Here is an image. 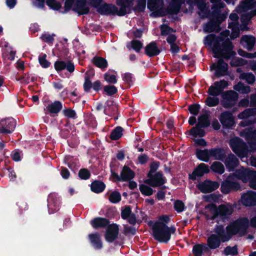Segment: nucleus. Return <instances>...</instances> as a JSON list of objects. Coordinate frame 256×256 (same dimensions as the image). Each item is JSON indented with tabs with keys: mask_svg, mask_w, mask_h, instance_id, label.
Here are the masks:
<instances>
[{
	"mask_svg": "<svg viewBox=\"0 0 256 256\" xmlns=\"http://www.w3.org/2000/svg\"><path fill=\"white\" fill-rule=\"evenodd\" d=\"M200 106L197 104H194L189 106V111L194 115H197L199 112Z\"/></svg>",
	"mask_w": 256,
	"mask_h": 256,
	"instance_id": "obj_58",
	"label": "nucleus"
},
{
	"mask_svg": "<svg viewBox=\"0 0 256 256\" xmlns=\"http://www.w3.org/2000/svg\"><path fill=\"white\" fill-rule=\"evenodd\" d=\"M211 68L216 70L215 75L217 77L228 74V65L222 59H220L216 63H214Z\"/></svg>",
	"mask_w": 256,
	"mask_h": 256,
	"instance_id": "obj_11",
	"label": "nucleus"
},
{
	"mask_svg": "<svg viewBox=\"0 0 256 256\" xmlns=\"http://www.w3.org/2000/svg\"><path fill=\"white\" fill-rule=\"evenodd\" d=\"M208 251V247L204 244H198L193 247L192 251L194 256H202V251Z\"/></svg>",
	"mask_w": 256,
	"mask_h": 256,
	"instance_id": "obj_33",
	"label": "nucleus"
},
{
	"mask_svg": "<svg viewBox=\"0 0 256 256\" xmlns=\"http://www.w3.org/2000/svg\"><path fill=\"white\" fill-rule=\"evenodd\" d=\"M229 34L230 32L225 30L222 32L216 38L214 34H210L206 38V44L212 45L214 42L212 51L215 57H222L228 60L235 54L232 50L233 46L228 38Z\"/></svg>",
	"mask_w": 256,
	"mask_h": 256,
	"instance_id": "obj_1",
	"label": "nucleus"
},
{
	"mask_svg": "<svg viewBox=\"0 0 256 256\" xmlns=\"http://www.w3.org/2000/svg\"><path fill=\"white\" fill-rule=\"evenodd\" d=\"M140 190L143 194L146 196H150L153 193V190L152 188L143 184L140 185Z\"/></svg>",
	"mask_w": 256,
	"mask_h": 256,
	"instance_id": "obj_44",
	"label": "nucleus"
},
{
	"mask_svg": "<svg viewBox=\"0 0 256 256\" xmlns=\"http://www.w3.org/2000/svg\"><path fill=\"white\" fill-rule=\"evenodd\" d=\"M250 221L246 218H240L228 225V229L234 235L238 234L240 236H244L247 232Z\"/></svg>",
	"mask_w": 256,
	"mask_h": 256,
	"instance_id": "obj_3",
	"label": "nucleus"
},
{
	"mask_svg": "<svg viewBox=\"0 0 256 256\" xmlns=\"http://www.w3.org/2000/svg\"><path fill=\"white\" fill-rule=\"evenodd\" d=\"M200 126L196 124V126L192 128L190 130V134L193 136L194 137L199 136L200 137H202L205 134L204 131L202 128Z\"/></svg>",
	"mask_w": 256,
	"mask_h": 256,
	"instance_id": "obj_34",
	"label": "nucleus"
},
{
	"mask_svg": "<svg viewBox=\"0 0 256 256\" xmlns=\"http://www.w3.org/2000/svg\"><path fill=\"white\" fill-rule=\"evenodd\" d=\"M240 136L246 138L252 150H256V130L253 128H246L240 132Z\"/></svg>",
	"mask_w": 256,
	"mask_h": 256,
	"instance_id": "obj_8",
	"label": "nucleus"
},
{
	"mask_svg": "<svg viewBox=\"0 0 256 256\" xmlns=\"http://www.w3.org/2000/svg\"><path fill=\"white\" fill-rule=\"evenodd\" d=\"M250 186L256 190V172L253 171L252 176L248 180Z\"/></svg>",
	"mask_w": 256,
	"mask_h": 256,
	"instance_id": "obj_48",
	"label": "nucleus"
},
{
	"mask_svg": "<svg viewBox=\"0 0 256 256\" xmlns=\"http://www.w3.org/2000/svg\"><path fill=\"white\" fill-rule=\"evenodd\" d=\"M134 0H116V4L121 8L119 10L118 15L124 16L127 12V8L133 6Z\"/></svg>",
	"mask_w": 256,
	"mask_h": 256,
	"instance_id": "obj_25",
	"label": "nucleus"
},
{
	"mask_svg": "<svg viewBox=\"0 0 256 256\" xmlns=\"http://www.w3.org/2000/svg\"><path fill=\"white\" fill-rule=\"evenodd\" d=\"M241 202L246 206H252L256 204V192L249 191L244 194L241 197Z\"/></svg>",
	"mask_w": 256,
	"mask_h": 256,
	"instance_id": "obj_16",
	"label": "nucleus"
},
{
	"mask_svg": "<svg viewBox=\"0 0 256 256\" xmlns=\"http://www.w3.org/2000/svg\"><path fill=\"white\" fill-rule=\"evenodd\" d=\"M93 63L97 67L100 68H104L107 66L108 64L106 60L102 57H94L93 58Z\"/></svg>",
	"mask_w": 256,
	"mask_h": 256,
	"instance_id": "obj_39",
	"label": "nucleus"
},
{
	"mask_svg": "<svg viewBox=\"0 0 256 256\" xmlns=\"http://www.w3.org/2000/svg\"><path fill=\"white\" fill-rule=\"evenodd\" d=\"M104 79L108 82L115 84L116 82V76L115 75H110L107 74L104 75Z\"/></svg>",
	"mask_w": 256,
	"mask_h": 256,
	"instance_id": "obj_63",
	"label": "nucleus"
},
{
	"mask_svg": "<svg viewBox=\"0 0 256 256\" xmlns=\"http://www.w3.org/2000/svg\"><path fill=\"white\" fill-rule=\"evenodd\" d=\"M134 176V172L128 166H124L120 174L121 179L123 180H129Z\"/></svg>",
	"mask_w": 256,
	"mask_h": 256,
	"instance_id": "obj_29",
	"label": "nucleus"
},
{
	"mask_svg": "<svg viewBox=\"0 0 256 256\" xmlns=\"http://www.w3.org/2000/svg\"><path fill=\"white\" fill-rule=\"evenodd\" d=\"M170 220L167 216H162L159 218L158 221L152 226V232L154 238L161 242H166L170 238L171 234L175 232L174 228L166 226Z\"/></svg>",
	"mask_w": 256,
	"mask_h": 256,
	"instance_id": "obj_2",
	"label": "nucleus"
},
{
	"mask_svg": "<svg viewBox=\"0 0 256 256\" xmlns=\"http://www.w3.org/2000/svg\"><path fill=\"white\" fill-rule=\"evenodd\" d=\"M124 130L120 126L116 127L110 134V138L112 140H117L122 137Z\"/></svg>",
	"mask_w": 256,
	"mask_h": 256,
	"instance_id": "obj_42",
	"label": "nucleus"
},
{
	"mask_svg": "<svg viewBox=\"0 0 256 256\" xmlns=\"http://www.w3.org/2000/svg\"><path fill=\"white\" fill-rule=\"evenodd\" d=\"M174 208L177 212H181L184 210V204L182 201L176 200L174 203Z\"/></svg>",
	"mask_w": 256,
	"mask_h": 256,
	"instance_id": "obj_52",
	"label": "nucleus"
},
{
	"mask_svg": "<svg viewBox=\"0 0 256 256\" xmlns=\"http://www.w3.org/2000/svg\"><path fill=\"white\" fill-rule=\"evenodd\" d=\"M190 4L197 6L199 10L198 14L200 16L204 18L206 16L208 10L204 0H194L192 1Z\"/></svg>",
	"mask_w": 256,
	"mask_h": 256,
	"instance_id": "obj_24",
	"label": "nucleus"
},
{
	"mask_svg": "<svg viewBox=\"0 0 256 256\" xmlns=\"http://www.w3.org/2000/svg\"><path fill=\"white\" fill-rule=\"evenodd\" d=\"M225 158L224 164L226 168L230 170H232L234 168L238 166L239 161L234 154H230Z\"/></svg>",
	"mask_w": 256,
	"mask_h": 256,
	"instance_id": "obj_23",
	"label": "nucleus"
},
{
	"mask_svg": "<svg viewBox=\"0 0 256 256\" xmlns=\"http://www.w3.org/2000/svg\"><path fill=\"white\" fill-rule=\"evenodd\" d=\"M62 108V105L60 102L56 101L48 106V110L50 113L56 114Z\"/></svg>",
	"mask_w": 256,
	"mask_h": 256,
	"instance_id": "obj_40",
	"label": "nucleus"
},
{
	"mask_svg": "<svg viewBox=\"0 0 256 256\" xmlns=\"http://www.w3.org/2000/svg\"><path fill=\"white\" fill-rule=\"evenodd\" d=\"M220 240L216 234H211L207 239V245L211 249H216L220 244Z\"/></svg>",
	"mask_w": 256,
	"mask_h": 256,
	"instance_id": "obj_26",
	"label": "nucleus"
},
{
	"mask_svg": "<svg viewBox=\"0 0 256 256\" xmlns=\"http://www.w3.org/2000/svg\"><path fill=\"white\" fill-rule=\"evenodd\" d=\"M91 242L96 245V246L100 248L102 246V244L100 240V236L98 234H92L90 236Z\"/></svg>",
	"mask_w": 256,
	"mask_h": 256,
	"instance_id": "obj_46",
	"label": "nucleus"
},
{
	"mask_svg": "<svg viewBox=\"0 0 256 256\" xmlns=\"http://www.w3.org/2000/svg\"><path fill=\"white\" fill-rule=\"evenodd\" d=\"M234 212V207L230 204H222L218 207V216L224 220L229 218Z\"/></svg>",
	"mask_w": 256,
	"mask_h": 256,
	"instance_id": "obj_9",
	"label": "nucleus"
},
{
	"mask_svg": "<svg viewBox=\"0 0 256 256\" xmlns=\"http://www.w3.org/2000/svg\"><path fill=\"white\" fill-rule=\"evenodd\" d=\"M48 6L55 10H58L60 8V4L55 0H46Z\"/></svg>",
	"mask_w": 256,
	"mask_h": 256,
	"instance_id": "obj_53",
	"label": "nucleus"
},
{
	"mask_svg": "<svg viewBox=\"0 0 256 256\" xmlns=\"http://www.w3.org/2000/svg\"><path fill=\"white\" fill-rule=\"evenodd\" d=\"M104 91L108 95H112L117 92L116 88L114 86H106L104 88Z\"/></svg>",
	"mask_w": 256,
	"mask_h": 256,
	"instance_id": "obj_49",
	"label": "nucleus"
},
{
	"mask_svg": "<svg viewBox=\"0 0 256 256\" xmlns=\"http://www.w3.org/2000/svg\"><path fill=\"white\" fill-rule=\"evenodd\" d=\"M118 234V227L116 224L109 225L106 229L105 237L106 240L112 242L117 238Z\"/></svg>",
	"mask_w": 256,
	"mask_h": 256,
	"instance_id": "obj_17",
	"label": "nucleus"
},
{
	"mask_svg": "<svg viewBox=\"0 0 256 256\" xmlns=\"http://www.w3.org/2000/svg\"><path fill=\"white\" fill-rule=\"evenodd\" d=\"M98 12L102 14H118L119 10L113 4H104L98 8Z\"/></svg>",
	"mask_w": 256,
	"mask_h": 256,
	"instance_id": "obj_20",
	"label": "nucleus"
},
{
	"mask_svg": "<svg viewBox=\"0 0 256 256\" xmlns=\"http://www.w3.org/2000/svg\"><path fill=\"white\" fill-rule=\"evenodd\" d=\"M74 0H66L64 4V12H66L72 8L73 10L76 12L80 14H87L89 12V8L86 5V0H76L74 4Z\"/></svg>",
	"mask_w": 256,
	"mask_h": 256,
	"instance_id": "obj_5",
	"label": "nucleus"
},
{
	"mask_svg": "<svg viewBox=\"0 0 256 256\" xmlns=\"http://www.w3.org/2000/svg\"><path fill=\"white\" fill-rule=\"evenodd\" d=\"M196 154L197 157L204 161L208 162L210 158V150L206 149L204 150H196Z\"/></svg>",
	"mask_w": 256,
	"mask_h": 256,
	"instance_id": "obj_31",
	"label": "nucleus"
},
{
	"mask_svg": "<svg viewBox=\"0 0 256 256\" xmlns=\"http://www.w3.org/2000/svg\"><path fill=\"white\" fill-rule=\"evenodd\" d=\"M204 198L206 202H215L218 199V197L214 194L205 196Z\"/></svg>",
	"mask_w": 256,
	"mask_h": 256,
	"instance_id": "obj_57",
	"label": "nucleus"
},
{
	"mask_svg": "<svg viewBox=\"0 0 256 256\" xmlns=\"http://www.w3.org/2000/svg\"><path fill=\"white\" fill-rule=\"evenodd\" d=\"M229 144L233 152L239 157L244 158L248 154L247 146L240 138L236 137L230 139Z\"/></svg>",
	"mask_w": 256,
	"mask_h": 256,
	"instance_id": "obj_4",
	"label": "nucleus"
},
{
	"mask_svg": "<svg viewBox=\"0 0 256 256\" xmlns=\"http://www.w3.org/2000/svg\"><path fill=\"white\" fill-rule=\"evenodd\" d=\"M228 84L226 81L224 80L216 82H214V85L222 92L224 88Z\"/></svg>",
	"mask_w": 256,
	"mask_h": 256,
	"instance_id": "obj_59",
	"label": "nucleus"
},
{
	"mask_svg": "<svg viewBox=\"0 0 256 256\" xmlns=\"http://www.w3.org/2000/svg\"><path fill=\"white\" fill-rule=\"evenodd\" d=\"M220 186L218 182L206 180L198 185V188L203 193L211 192Z\"/></svg>",
	"mask_w": 256,
	"mask_h": 256,
	"instance_id": "obj_10",
	"label": "nucleus"
},
{
	"mask_svg": "<svg viewBox=\"0 0 256 256\" xmlns=\"http://www.w3.org/2000/svg\"><path fill=\"white\" fill-rule=\"evenodd\" d=\"M210 157H214V159L222 160L226 156V150L222 148H212L210 150Z\"/></svg>",
	"mask_w": 256,
	"mask_h": 256,
	"instance_id": "obj_27",
	"label": "nucleus"
},
{
	"mask_svg": "<svg viewBox=\"0 0 256 256\" xmlns=\"http://www.w3.org/2000/svg\"><path fill=\"white\" fill-rule=\"evenodd\" d=\"M210 168L212 171L220 174H222L224 172V165L219 162H214L210 166Z\"/></svg>",
	"mask_w": 256,
	"mask_h": 256,
	"instance_id": "obj_41",
	"label": "nucleus"
},
{
	"mask_svg": "<svg viewBox=\"0 0 256 256\" xmlns=\"http://www.w3.org/2000/svg\"><path fill=\"white\" fill-rule=\"evenodd\" d=\"M232 28V32L231 34V38L234 39L239 36V28L238 26H230Z\"/></svg>",
	"mask_w": 256,
	"mask_h": 256,
	"instance_id": "obj_60",
	"label": "nucleus"
},
{
	"mask_svg": "<svg viewBox=\"0 0 256 256\" xmlns=\"http://www.w3.org/2000/svg\"><path fill=\"white\" fill-rule=\"evenodd\" d=\"M221 0H210L213 4L212 8L218 10L224 7V4L220 2Z\"/></svg>",
	"mask_w": 256,
	"mask_h": 256,
	"instance_id": "obj_62",
	"label": "nucleus"
},
{
	"mask_svg": "<svg viewBox=\"0 0 256 256\" xmlns=\"http://www.w3.org/2000/svg\"><path fill=\"white\" fill-rule=\"evenodd\" d=\"M210 172L208 166L204 164H200L194 170L189 178L192 180H196V176H202L204 173H208Z\"/></svg>",
	"mask_w": 256,
	"mask_h": 256,
	"instance_id": "obj_21",
	"label": "nucleus"
},
{
	"mask_svg": "<svg viewBox=\"0 0 256 256\" xmlns=\"http://www.w3.org/2000/svg\"><path fill=\"white\" fill-rule=\"evenodd\" d=\"M234 88L242 94H248L250 92V86H246L241 82H239L237 84L235 85L234 86Z\"/></svg>",
	"mask_w": 256,
	"mask_h": 256,
	"instance_id": "obj_37",
	"label": "nucleus"
},
{
	"mask_svg": "<svg viewBox=\"0 0 256 256\" xmlns=\"http://www.w3.org/2000/svg\"><path fill=\"white\" fill-rule=\"evenodd\" d=\"M222 104L225 108H228L234 106L238 98V94L234 90L226 92L222 96Z\"/></svg>",
	"mask_w": 256,
	"mask_h": 256,
	"instance_id": "obj_7",
	"label": "nucleus"
},
{
	"mask_svg": "<svg viewBox=\"0 0 256 256\" xmlns=\"http://www.w3.org/2000/svg\"><path fill=\"white\" fill-rule=\"evenodd\" d=\"M132 46L136 50L139 52L142 47V44L138 40H133L132 42Z\"/></svg>",
	"mask_w": 256,
	"mask_h": 256,
	"instance_id": "obj_64",
	"label": "nucleus"
},
{
	"mask_svg": "<svg viewBox=\"0 0 256 256\" xmlns=\"http://www.w3.org/2000/svg\"><path fill=\"white\" fill-rule=\"evenodd\" d=\"M214 232L222 242L228 241L234 236L232 232L229 230L228 226L226 228V231L223 226H218L214 229Z\"/></svg>",
	"mask_w": 256,
	"mask_h": 256,
	"instance_id": "obj_12",
	"label": "nucleus"
},
{
	"mask_svg": "<svg viewBox=\"0 0 256 256\" xmlns=\"http://www.w3.org/2000/svg\"><path fill=\"white\" fill-rule=\"evenodd\" d=\"M144 182L152 187H157L162 185L165 182V180L162 178V174L158 172L154 175L152 174L151 178L145 180Z\"/></svg>",
	"mask_w": 256,
	"mask_h": 256,
	"instance_id": "obj_14",
	"label": "nucleus"
},
{
	"mask_svg": "<svg viewBox=\"0 0 256 256\" xmlns=\"http://www.w3.org/2000/svg\"><path fill=\"white\" fill-rule=\"evenodd\" d=\"M146 54L150 56L158 54L160 50L158 48L155 42H152L146 48Z\"/></svg>",
	"mask_w": 256,
	"mask_h": 256,
	"instance_id": "obj_30",
	"label": "nucleus"
},
{
	"mask_svg": "<svg viewBox=\"0 0 256 256\" xmlns=\"http://www.w3.org/2000/svg\"><path fill=\"white\" fill-rule=\"evenodd\" d=\"M256 16V10L251 11L250 12L244 14L242 16V19L244 22L249 21L252 18Z\"/></svg>",
	"mask_w": 256,
	"mask_h": 256,
	"instance_id": "obj_47",
	"label": "nucleus"
},
{
	"mask_svg": "<svg viewBox=\"0 0 256 256\" xmlns=\"http://www.w3.org/2000/svg\"><path fill=\"white\" fill-rule=\"evenodd\" d=\"M109 198L112 202L115 203L120 200L121 196L118 192H114L110 194Z\"/></svg>",
	"mask_w": 256,
	"mask_h": 256,
	"instance_id": "obj_50",
	"label": "nucleus"
},
{
	"mask_svg": "<svg viewBox=\"0 0 256 256\" xmlns=\"http://www.w3.org/2000/svg\"><path fill=\"white\" fill-rule=\"evenodd\" d=\"M109 223L108 220L104 218H96L92 221L93 226L96 228L104 227Z\"/></svg>",
	"mask_w": 256,
	"mask_h": 256,
	"instance_id": "obj_38",
	"label": "nucleus"
},
{
	"mask_svg": "<svg viewBox=\"0 0 256 256\" xmlns=\"http://www.w3.org/2000/svg\"><path fill=\"white\" fill-rule=\"evenodd\" d=\"M240 79L244 80L249 84H252L255 82V76L252 73L243 72L240 75Z\"/></svg>",
	"mask_w": 256,
	"mask_h": 256,
	"instance_id": "obj_43",
	"label": "nucleus"
},
{
	"mask_svg": "<svg viewBox=\"0 0 256 256\" xmlns=\"http://www.w3.org/2000/svg\"><path fill=\"white\" fill-rule=\"evenodd\" d=\"M241 41L246 42L248 50H250L254 44L255 38L253 36H245L242 38Z\"/></svg>",
	"mask_w": 256,
	"mask_h": 256,
	"instance_id": "obj_36",
	"label": "nucleus"
},
{
	"mask_svg": "<svg viewBox=\"0 0 256 256\" xmlns=\"http://www.w3.org/2000/svg\"><path fill=\"white\" fill-rule=\"evenodd\" d=\"M230 19L232 21V22L230 23V26H238V16L237 14H232L230 16Z\"/></svg>",
	"mask_w": 256,
	"mask_h": 256,
	"instance_id": "obj_61",
	"label": "nucleus"
},
{
	"mask_svg": "<svg viewBox=\"0 0 256 256\" xmlns=\"http://www.w3.org/2000/svg\"><path fill=\"white\" fill-rule=\"evenodd\" d=\"M221 91L214 84L210 87L208 93L210 95L217 96L220 94Z\"/></svg>",
	"mask_w": 256,
	"mask_h": 256,
	"instance_id": "obj_54",
	"label": "nucleus"
},
{
	"mask_svg": "<svg viewBox=\"0 0 256 256\" xmlns=\"http://www.w3.org/2000/svg\"><path fill=\"white\" fill-rule=\"evenodd\" d=\"M209 114H206L199 116L197 124L201 128H206L210 124V121L208 119Z\"/></svg>",
	"mask_w": 256,
	"mask_h": 256,
	"instance_id": "obj_32",
	"label": "nucleus"
},
{
	"mask_svg": "<svg viewBox=\"0 0 256 256\" xmlns=\"http://www.w3.org/2000/svg\"><path fill=\"white\" fill-rule=\"evenodd\" d=\"M104 184L98 180H96L92 182L91 184L92 190L96 193L102 192L104 188Z\"/></svg>",
	"mask_w": 256,
	"mask_h": 256,
	"instance_id": "obj_35",
	"label": "nucleus"
},
{
	"mask_svg": "<svg viewBox=\"0 0 256 256\" xmlns=\"http://www.w3.org/2000/svg\"><path fill=\"white\" fill-rule=\"evenodd\" d=\"M159 163L152 162L150 164V170L148 174V177L151 178L153 173H154L158 168Z\"/></svg>",
	"mask_w": 256,
	"mask_h": 256,
	"instance_id": "obj_51",
	"label": "nucleus"
},
{
	"mask_svg": "<svg viewBox=\"0 0 256 256\" xmlns=\"http://www.w3.org/2000/svg\"><path fill=\"white\" fill-rule=\"evenodd\" d=\"M148 6L151 11L156 12L158 14H164L163 0H148Z\"/></svg>",
	"mask_w": 256,
	"mask_h": 256,
	"instance_id": "obj_15",
	"label": "nucleus"
},
{
	"mask_svg": "<svg viewBox=\"0 0 256 256\" xmlns=\"http://www.w3.org/2000/svg\"><path fill=\"white\" fill-rule=\"evenodd\" d=\"M214 232L222 242L228 241L234 236L232 232L229 230L228 226L226 228V231L223 226H218L214 229Z\"/></svg>",
	"mask_w": 256,
	"mask_h": 256,
	"instance_id": "obj_13",
	"label": "nucleus"
},
{
	"mask_svg": "<svg viewBox=\"0 0 256 256\" xmlns=\"http://www.w3.org/2000/svg\"><path fill=\"white\" fill-rule=\"evenodd\" d=\"M220 120L222 126L226 128H230L234 124V118L232 113L224 112L220 116Z\"/></svg>",
	"mask_w": 256,
	"mask_h": 256,
	"instance_id": "obj_18",
	"label": "nucleus"
},
{
	"mask_svg": "<svg viewBox=\"0 0 256 256\" xmlns=\"http://www.w3.org/2000/svg\"><path fill=\"white\" fill-rule=\"evenodd\" d=\"M252 172L253 170L242 168L236 170L234 175L244 182H246L250 180Z\"/></svg>",
	"mask_w": 256,
	"mask_h": 256,
	"instance_id": "obj_22",
	"label": "nucleus"
},
{
	"mask_svg": "<svg viewBox=\"0 0 256 256\" xmlns=\"http://www.w3.org/2000/svg\"><path fill=\"white\" fill-rule=\"evenodd\" d=\"M240 188V186L233 176H228L221 185L222 192L228 194L232 191H236Z\"/></svg>",
	"mask_w": 256,
	"mask_h": 256,
	"instance_id": "obj_6",
	"label": "nucleus"
},
{
	"mask_svg": "<svg viewBox=\"0 0 256 256\" xmlns=\"http://www.w3.org/2000/svg\"><path fill=\"white\" fill-rule=\"evenodd\" d=\"M224 252L226 255H236L238 254L237 248L236 246H228L225 248Z\"/></svg>",
	"mask_w": 256,
	"mask_h": 256,
	"instance_id": "obj_55",
	"label": "nucleus"
},
{
	"mask_svg": "<svg viewBox=\"0 0 256 256\" xmlns=\"http://www.w3.org/2000/svg\"><path fill=\"white\" fill-rule=\"evenodd\" d=\"M79 176L82 179H88L90 176V172L86 168H83L79 172Z\"/></svg>",
	"mask_w": 256,
	"mask_h": 256,
	"instance_id": "obj_56",
	"label": "nucleus"
},
{
	"mask_svg": "<svg viewBox=\"0 0 256 256\" xmlns=\"http://www.w3.org/2000/svg\"><path fill=\"white\" fill-rule=\"evenodd\" d=\"M203 214L206 219L214 220L218 217V207L214 204H209L205 206Z\"/></svg>",
	"mask_w": 256,
	"mask_h": 256,
	"instance_id": "obj_19",
	"label": "nucleus"
},
{
	"mask_svg": "<svg viewBox=\"0 0 256 256\" xmlns=\"http://www.w3.org/2000/svg\"><path fill=\"white\" fill-rule=\"evenodd\" d=\"M206 103L209 106H214L219 104V99L216 97L208 96L206 100Z\"/></svg>",
	"mask_w": 256,
	"mask_h": 256,
	"instance_id": "obj_45",
	"label": "nucleus"
},
{
	"mask_svg": "<svg viewBox=\"0 0 256 256\" xmlns=\"http://www.w3.org/2000/svg\"><path fill=\"white\" fill-rule=\"evenodd\" d=\"M173 2L168 8V12L171 14H177L182 3H184L185 0H172Z\"/></svg>",
	"mask_w": 256,
	"mask_h": 256,
	"instance_id": "obj_28",
	"label": "nucleus"
}]
</instances>
